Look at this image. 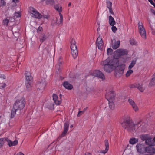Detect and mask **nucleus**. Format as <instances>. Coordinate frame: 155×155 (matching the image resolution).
Returning <instances> with one entry per match:
<instances>
[{
	"mask_svg": "<svg viewBox=\"0 0 155 155\" xmlns=\"http://www.w3.org/2000/svg\"><path fill=\"white\" fill-rule=\"evenodd\" d=\"M102 64L104 66V69L106 72H110L116 68V73L120 75L123 73L126 66L125 64H120L119 65L117 58L110 59L108 58L103 61Z\"/></svg>",
	"mask_w": 155,
	"mask_h": 155,
	"instance_id": "f257e3e1",
	"label": "nucleus"
},
{
	"mask_svg": "<svg viewBox=\"0 0 155 155\" xmlns=\"http://www.w3.org/2000/svg\"><path fill=\"white\" fill-rule=\"evenodd\" d=\"M15 99L13 107L21 111L24 108L26 104V101L23 94L21 93L18 94L15 97Z\"/></svg>",
	"mask_w": 155,
	"mask_h": 155,
	"instance_id": "f03ea898",
	"label": "nucleus"
},
{
	"mask_svg": "<svg viewBox=\"0 0 155 155\" xmlns=\"http://www.w3.org/2000/svg\"><path fill=\"white\" fill-rule=\"evenodd\" d=\"M122 125L124 128L131 132L135 131L140 126L139 122L134 123L131 120H126L125 122L122 124Z\"/></svg>",
	"mask_w": 155,
	"mask_h": 155,
	"instance_id": "7ed1b4c3",
	"label": "nucleus"
},
{
	"mask_svg": "<svg viewBox=\"0 0 155 155\" xmlns=\"http://www.w3.org/2000/svg\"><path fill=\"white\" fill-rule=\"evenodd\" d=\"M25 84L26 88L30 90L31 89L33 84V77L30 73L26 71L25 72Z\"/></svg>",
	"mask_w": 155,
	"mask_h": 155,
	"instance_id": "20e7f679",
	"label": "nucleus"
},
{
	"mask_svg": "<svg viewBox=\"0 0 155 155\" xmlns=\"http://www.w3.org/2000/svg\"><path fill=\"white\" fill-rule=\"evenodd\" d=\"M138 32L141 38L143 39H146V32L143 23L139 21L138 23Z\"/></svg>",
	"mask_w": 155,
	"mask_h": 155,
	"instance_id": "39448f33",
	"label": "nucleus"
},
{
	"mask_svg": "<svg viewBox=\"0 0 155 155\" xmlns=\"http://www.w3.org/2000/svg\"><path fill=\"white\" fill-rule=\"evenodd\" d=\"M28 12L32 17L35 18L40 19L42 17L41 14L33 7H29Z\"/></svg>",
	"mask_w": 155,
	"mask_h": 155,
	"instance_id": "423d86ee",
	"label": "nucleus"
},
{
	"mask_svg": "<svg viewBox=\"0 0 155 155\" xmlns=\"http://www.w3.org/2000/svg\"><path fill=\"white\" fill-rule=\"evenodd\" d=\"M114 54L115 56L117 58L121 56L127 55L128 52L126 50L119 49L115 51Z\"/></svg>",
	"mask_w": 155,
	"mask_h": 155,
	"instance_id": "0eeeda50",
	"label": "nucleus"
},
{
	"mask_svg": "<svg viewBox=\"0 0 155 155\" xmlns=\"http://www.w3.org/2000/svg\"><path fill=\"white\" fill-rule=\"evenodd\" d=\"M91 74L93 76L97 77L102 80H104L105 79V77L104 74L99 70H95L92 71Z\"/></svg>",
	"mask_w": 155,
	"mask_h": 155,
	"instance_id": "6e6552de",
	"label": "nucleus"
},
{
	"mask_svg": "<svg viewBox=\"0 0 155 155\" xmlns=\"http://www.w3.org/2000/svg\"><path fill=\"white\" fill-rule=\"evenodd\" d=\"M115 94L113 91H110L107 93L106 95V99L108 101H114L115 99Z\"/></svg>",
	"mask_w": 155,
	"mask_h": 155,
	"instance_id": "1a4fd4ad",
	"label": "nucleus"
},
{
	"mask_svg": "<svg viewBox=\"0 0 155 155\" xmlns=\"http://www.w3.org/2000/svg\"><path fill=\"white\" fill-rule=\"evenodd\" d=\"M53 100L55 104L57 105H59L61 103L62 95L60 94L59 97L55 94H54L52 96Z\"/></svg>",
	"mask_w": 155,
	"mask_h": 155,
	"instance_id": "9d476101",
	"label": "nucleus"
},
{
	"mask_svg": "<svg viewBox=\"0 0 155 155\" xmlns=\"http://www.w3.org/2000/svg\"><path fill=\"white\" fill-rule=\"evenodd\" d=\"M145 148L144 144L141 143H137L136 145L137 151L141 153H145Z\"/></svg>",
	"mask_w": 155,
	"mask_h": 155,
	"instance_id": "9b49d317",
	"label": "nucleus"
},
{
	"mask_svg": "<svg viewBox=\"0 0 155 155\" xmlns=\"http://www.w3.org/2000/svg\"><path fill=\"white\" fill-rule=\"evenodd\" d=\"M128 102L135 112H137L139 111V108L133 100L131 99H129Z\"/></svg>",
	"mask_w": 155,
	"mask_h": 155,
	"instance_id": "f8f14e48",
	"label": "nucleus"
},
{
	"mask_svg": "<svg viewBox=\"0 0 155 155\" xmlns=\"http://www.w3.org/2000/svg\"><path fill=\"white\" fill-rule=\"evenodd\" d=\"M96 45L98 49L101 50L103 48V42L101 38L98 37L96 41Z\"/></svg>",
	"mask_w": 155,
	"mask_h": 155,
	"instance_id": "ddd939ff",
	"label": "nucleus"
},
{
	"mask_svg": "<svg viewBox=\"0 0 155 155\" xmlns=\"http://www.w3.org/2000/svg\"><path fill=\"white\" fill-rule=\"evenodd\" d=\"M147 20L149 24L150 28L151 29L152 34L155 35V23H153L151 20L149 18H147Z\"/></svg>",
	"mask_w": 155,
	"mask_h": 155,
	"instance_id": "4468645a",
	"label": "nucleus"
},
{
	"mask_svg": "<svg viewBox=\"0 0 155 155\" xmlns=\"http://www.w3.org/2000/svg\"><path fill=\"white\" fill-rule=\"evenodd\" d=\"M104 144L105 147V148L104 150H101L100 151V153L105 154L108 151L109 149V145L107 140H106L104 141Z\"/></svg>",
	"mask_w": 155,
	"mask_h": 155,
	"instance_id": "2eb2a0df",
	"label": "nucleus"
},
{
	"mask_svg": "<svg viewBox=\"0 0 155 155\" xmlns=\"http://www.w3.org/2000/svg\"><path fill=\"white\" fill-rule=\"evenodd\" d=\"M145 143L147 145L150 146H155V143L154 142L153 140H152V138L150 136L147 140H146Z\"/></svg>",
	"mask_w": 155,
	"mask_h": 155,
	"instance_id": "dca6fc26",
	"label": "nucleus"
},
{
	"mask_svg": "<svg viewBox=\"0 0 155 155\" xmlns=\"http://www.w3.org/2000/svg\"><path fill=\"white\" fill-rule=\"evenodd\" d=\"M71 53L73 58L75 59L78 55V51L77 47L71 48Z\"/></svg>",
	"mask_w": 155,
	"mask_h": 155,
	"instance_id": "f3484780",
	"label": "nucleus"
},
{
	"mask_svg": "<svg viewBox=\"0 0 155 155\" xmlns=\"http://www.w3.org/2000/svg\"><path fill=\"white\" fill-rule=\"evenodd\" d=\"M152 146H149L146 147L145 152H147L151 153H155V148Z\"/></svg>",
	"mask_w": 155,
	"mask_h": 155,
	"instance_id": "a211bd4d",
	"label": "nucleus"
},
{
	"mask_svg": "<svg viewBox=\"0 0 155 155\" xmlns=\"http://www.w3.org/2000/svg\"><path fill=\"white\" fill-rule=\"evenodd\" d=\"M45 86V83L44 81L42 82H39L37 84L36 86L40 90L42 91L44 89Z\"/></svg>",
	"mask_w": 155,
	"mask_h": 155,
	"instance_id": "6ab92c4d",
	"label": "nucleus"
},
{
	"mask_svg": "<svg viewBox=\"0 0 155 155\" xmlns=\"http://www.w3.org/2000/svg\"><path fill=\"white\" fill-rule=\"evenodd\" d=\"M131 87H137L141 92H143L144 90V88L142 87V84L139 83H135Z\"/></svg>",
	"mask_w": 155,
	"mask_h": 155,
	"instance_id": "aec40b11",
	"label": "nucleus"
},
{
	"mask_svg": "<svg viewBox=\"0 0 155 155\" xmlns=\"http://www.w3.org/2000/svg\"><path fill=\"white\" fill-rule=\"evenodd\" d=\"M18 110H16V109L15 108L13 107H12V109L11 110L10 118H13L16 114V112Z\"/></svg>",
	"mask_w": 155,
	"mask_h": 155,
	"instance_id": "412c9836",
	"label": "nucleus"
},
{
	"mask_svg": "<svg viewBox=\"0 0 155 155\" xmlns=\"http://www.w3.org/2000/svg\"><path fill=\"white\" fill-rule=\"evenodd\" d=\"M69 124L68 123H65L64 124V131L62 135H64L67 133L68 130Z\"/></svg>",
	"mask_w": 155,
	"mask_h": 155,
	"instance_id": "4be33fe9",
	"label": "nucleus"
},
{
	"mask_svg": "<svg viewBox=\"0 0 155 155\" xmlns=\"http://www.w3.org/2000/svg\"><path fill=\"white\" fill-rule=\"evenodd\" d=\"M63 85L65 88L68 90L71 89L73 88L72 85L67 82H64Z\"/></svg>",
	"mask_w": 155,
	"mask_h": 155,
	"instance_id": "5701e85b",
	"label": "nucleus"
},
{
	"mask_svg": "<svg viewBox=\"0 0 155 155\" xmlns=\"http://www.w3.org/2000/svg\"><path fill=\"white\" fill-rule=\"evenodd\" d=\"M109 23L110 25H114L116 24L114 18L111 16H109Z\"/></svg>",
	"mask_w": 155,
	"mask_h": 155,
	"instance_id": "b1692460",
	"label": "nucleus"
},
{
	"mask_svg": "<svg viewBox=\"0 0 155 155\" xmlns=\"http://www.w3.org/2000/svg\"><path fill=\"white\" fill-rule=\"evenodd\" d=\"M153 85H155V73L153 75L152 79L150 82L149 86L151 87Z\"/></svg>",
	"mask_w": 155,
	"mask_h": 155,
	"instance_id": "393cba45",
	"label": "nucleus"
},
{
	"mask_svg": "<svg viewBox=\"0 0 155 155\" xmlns=\"http://www.w3.org/2000/svg\"><path fill=\"white\" fill-rule=\"evenodd\" d=\"M138 140H139L137 138L132 137L130 139L129 142L131 144L134 145L138 142Z\"/></svg>",
	"mask_w": 155,
	"mask_h": 155,
	"instance_id": "a878e982",
	"label": "nucleus"
},
{
	"mask_svg": "<svg viewBox=\"0 0 155 155\" xmlns=\"http://www.w3.org/2000/svg\"><path fill=\"white\" fill-rule=\"evenodd\" d=\"M8 145L9 147L15 146L18 143V141L17 140H15L14 141L12 142L10 140H8Z\"/></svg>",
	"mask_w": 155,
	"mask_h": 155,
	"instance_id": "bb28decb",
	"label": "nucleus"
},
{
	"mask_svg": "<svg viewBox=\"0 0 155 155\" xmlns=\"http://www.w3.org/2000/svg\"><path fill=\"white\" fill-rule=\"evenodd\" d=\"M108 101L109 108L112 110H113L114 108L115 107L114 101Z\"/></svg>",
	"mask_w": 155,
	"mask_h": 155,
	"instance_id": "cd10ccee",
	"label": "nucleus"
},
{
	"mask_svg": "<svg viewBox=\"0 0 155 155\" xmlns=\"http://www.w3.org/2000/svg\"><path fill=\"white\" fill-rule=\"evenodd\" d=\"M54 8L56 10L60 13L62 11V7L59 5H56L54 6Z\"/></svg>",
	"mask_w": 155,
	"mask_h": 155,
	"instance_id": "c85d7f7f",
	"label": "nucleus"
},
{
	"mask_svg": "<svg viewBox=\"0 0 155 155\" xmlns=\"http://www.w3.org/2000/svg\"><path fill=\"white\" fill-rule=\"evenodd\" d=\"M71 48H74L77 47V46L76 44V42L74 39H71Z\"/></svg>",
	"mask_w": 155,
	"mask_h": 155,
	"instance_id": "c756f323",
	"label": "nucleus"
},
{
	"mask_svg": "<svg viewBox=\"0 0 155 155\" xmlns=\"http://www.w3.org/2000/svg\"><path fill=\"white\" fill-rule=\"evenodd\" d=\"M120 45V41H118L116 42L114 44L112 45V48L113 49H116L119 47Z\"/></svg>",
	"mask_w": 155,
	"mask_h": 155,
	"instance_id": "7c9ffc66",
	"label": "nucleus"
},
{
	"mask_svg": "<svg viewBox=\"0 0 155 155\" xmlns=\"http://www.w3.org/2000/svg\"><path fill=\"white\" fill-rule=\"evenodd\" d=\"M150 136L148 134L142 135L140 136V138L143 141L147 140Z\"/></svg>",
	"mask_w": 155,
	"mask_h": 155,
	"instance_id": "2f4dec72",
	"label": "nucleus"
},
{
	"mask_svg": "<svg viewBox=\"0 0 155 155\" xmlns=\"http://www.w3.org/2000/svg\"><path fill=\"white\" fill-rule=\"evenodd\" d=\"M6 139L5 138H0V148L3 146Z\"/></svg>",
	"mask_w": 155,
	"mask_h": 155,
	"instance_id": "473e14b6",
	"label": "nucleus"
},
{
	"mask_svg": "<svg viewBox=\"0 0 155 155\" xmlns=\"http://www.w3.org/2000/svg\"><path fill=\"white\" fill-rule=\"evenodd\" d=\"M129 58L127 57L122 58L121 60L120 61V63L121 64L123 63V64H125V63L129 60Z\"/></svg>",
	"mask_w": 155,
	"mask_h": 155,
	"instance_id": "72a5a7b5",
	"label": "nucleus"
},
{
	"mask_svg": "<svg viewBox=\"0 0 155 155\" xmlns=\"http://www.w3.org/2000/svg\"><path fill=\"white\" fill-rule=\"evenodd\" d=\"M55 2L54 0H47L46 3L47 5H53L54 4Z\"/></svg>",
	"mask_w": 155,
	"mask_h": 155,
	"instance_id": "f704fd0d",
	"label": "nucleus"
},
{
	"mask_svg": "<svg viewBox=\"0 0 155 155\" xmlns=\"http://www.w3.org/2000/svg\"><path fill=\"white\" fill-rule=\"evenodd\" d=\"M136 63V60H133L132 61L128 66V69H131L134 66Z\"/></svg>",
	"mask_w": 155,
	"mask_h": 155,
	"instance_id": "c9c22d12",
	"label": "nucleus"
},
{
	"mask_svg": "<svg viewBox=\"0 0 155 155\" xmlns=\"http://www.w3.org/2000/svg\"><path fill=\"white\" fill-rule=\"evenodd\" d=\"M133 72V71L131 69H129V70L127 71L125 74L126 77L128 78L129 77Z\"/></svg>",
	"mask_w": 155,
	"mask_h": 155,
	"instance_id": "e433bc0d",
	"label": "nucleus"
},
{
	"mask_svg": "<svg viewBox=\"0 0 155 155\" xmlns=\"http://www.w3.org/2000/svg\"><path fill=\"white\" fill-rule=\"evenodd\" d=\"M21 15L20 12L18 11L15 13L14 17L15 18L20 17L21 16Z\"/></svg>",
	"mask_w": 155,
	"mask_h": 155,
	"instance_id": "4c0bfd02",
	"label": "nucleus"
},
{
	"mask_svg": "<svg viewBox=\"0 0 155 155\" xmlns=\"http://www.w3.org/2000/svg\"><path fill=\"white\" fill-rule=\"evenodd\" d=\"M9 22V20L7 19H5L2 21V24L3 25L7 26Z\"/></svg>",
	"mask_w": 155,
	"mask_h": 155,
	"instance_id": "58836bf2",
	"label": "nucleus"
},
{
	"mask_svg": "<svg viewBox=\"0 0 155 155\" xmlns=\"http://www.w3.org/2000/svg\"><path fill=\"white\" fill-rule=\"evenodd\" d=\"M47 37L45 34H42L40 38V41L42 42L44 41L46 39Z\"/></svg>",
	"mask_w": 155,
	"mask_h": 155,
	"instance_id": "ea45409f",
	"label": "nucleus"
},
{
	"mask_svg": "<svg viewBox=\"0 0 155 155\" xmlns=\"http://www.w3.org/2000/svg\"><path fill=\"white\" fill-rule=\"evenodd\" d=\"M130 44L132 45H136L137 44V42L133 39H131L130 40Z\"/></svg>",
	"mask_w": 155,
	"mask_h": 155,
	"instance_id": "a19ab883",
	"label": "nucleus"
},
{
	"mask_svg": "<svg viewBox=\"0 0 155 155\" xmlns=\"http://www.w3.org/2000/svg\"><path fill=\"white\" fill-rule=\"evenodd\" d=\"M106 4L108 8H112V3L110 1H107Z\"/></svg>",
	"mask_w": 155,
	"mask_h": 155,
	"instance_id": "79ce46f5",
	"label": "nucleus"
},
{
	"mask_svg": "<svg viewBox=\"0 0 155 155\" xmlns=\"http://www.w3.org/2000/svg\"><path fill=\"white\" fill-rule=\"evenodd\" d=\"M112 52L113 50L111 48H108L107 49V55H111Z\"/></svg>",
	"mask_w": 155,
	"mask_h": 155,
	"instance_id": "37998d69",
	"label": "nucleus"
},
{
	"mask_svg": "<svg viewBox=\"0 0 155 155\" xmlns=\"http://www.w3.org/2000/svg\"><path fill=\"white\" fill-rule=\"evenodd\" d=\"M6 4V2L4 0H0V7L5 6Z\"/></svg>",
	"mask_w": 155,
	"mask_h": 155,
	"instance_id": "c03bdc74",
	"label": "nucleus"
},
{
	"mask_svg": "<svg viewBox=\"0 0 155 155\" xmlns=\"http://www.w3.org/2000/svg\"><path fill=\"white\" fill-rule=\"evenodd\" d=\"M112 26L111 29L114 33H115L117 30V28L114 25H111Z\"/></svg>",
	"mask_w": 155,
	"mask_h": 155,
	"instance_id": "a18cd8bd",
	"label": "nucleus"
},
{
	"mask_svg": "<svg viewBox=\"0 0 155 155\" xmlns=\"http://www.w3.org/2000/svg\"><path fill=\"white\" fill-rule=\"evenodd\" d=\"M6 86V84L5 83H2L0 84V88L3 89Z\"/></svg>",
	"mask_w": 155,
	"mask_h": 155,
	"instance_id": "49530a36",
	"label": "nucleus"
},
{
	"mask_svg": "<svg viewBox=\"0 0 155 155\" xmlns=\"http://www.w3.org/2000/svg\"><path fill=\"white\" fill-rule=\"evenodd\" d=\"M60 23L62 24L63 22V17L62 15L61 14V13H60Z\"/></svg>",
	"mask_w": 155,
	"mask_h": 155,
	"instance_id": "de8ad7c7",
	"label": "nucleus"
},
{
	"mask_svg": "<svg viewBox=\"0 0 155 155\" xmlns=\"http://www.w3.org/2000/svg\"><path fill=\"white\" fill-rule=\"evenodd\" d=\"M62 62L63 60L62 58L61 57H60L59 58V60L58 62V64L59 65V66H60V65L62 64Z\"/></svg>",
	"mask_w": 155,
	"mask_h": 155,
	"instance_id": "09e8293b",
	"label": "nucleus"
},
{
	"mask_svg": "<svg viewBox=\"0 0 155 155\" xmlns=\"http://www.w3.org/2000/svg\"><path fill=\"white\" fill-rule=\"evenodd\" d=\"M148 1L155 8V3L153 2L152 0H148Z\"/></svg>",
	"mask_w": 155,
	"mask_h": 155,
	"instance_id": "8fccbe9b",
	"label": "nucleus"
},
{
	"mask_svg": "<svg viewBox=\"0 0 155 155\" xmlns=\"http://www.w3.org/2000/svg\"><path fill=\"white\" fill-rule=\"evenodd\" d=\"M108 9H109V12L111 14H114V13L113 12V11L112 8H109Z\"/></svg>",
	"mask_w": 155,
	"mask_h": 155,
	"instance_id": "3c124183",
	"label": "nucleus"
},
{
	"mask_svg": "<svg viewBox=\"0 0 155 155\" xmlns=\"http://www.w3.org/2000/svg\"><path fill=\"white\" fill-rule=\"evenodd\" d=\"M0 78H2L3 79H5V77L3 75H0Z\"/></svg>",
	"mask_w": 155,
	"mask_h": 155,
	"instance_id": "603ef678",
	"label": "nucleus"
},
{
	"mask_svg": "<svg viewBox=\"0 0 155 155\" xmlns=\"http://www.w3.org/2000/svg\"><path fill=\"white\" fill-rule=\"evenodd\" d=\"M151 12L155 15V11L154 10H152Z\"/></svg>",
	"mask_w": 155,
	"mask_h": 155,
	"instance_id": "864d4df0",
	"label": "nucleus"
},
{
	"mask_svg": "<svg viewBox=\"0 0 155 155\" xmlns=\"http://www.w3.org/2000/svg\"><path fill=\"white\" fill-rule=\"evenodd\" d=\"M85 155H92L91 153L87 152L85 154Z\"/></svg>",
	"mask_w": 155,
	"mask_h": 155,
	"instance_id": "5fc2aeb1",
	"label": "nucleus"
},
{
	"mask_svg": "<svg viewBox=\"0 0 155 155\" xmlns=\"http://www.w3.org/2000/svg\"><path fill=\"white\" fill-rule=\"evenodd\" d=\"M84 113V112L83 111H79L78 114V116H79V114L81 113Z\"/></svg>",
	"mask_w": 155,
	"mask_h": 155,
	"instance_id": "6e6d98bb",
	"label": "nucleus"
},
{
	"mask_svg": "<svg viewBox=\"0 0 155 155\" xmlns=\"http://www.w3.org/2000/svg\"><path fill=\"white\" fill-rule=\"evenodd\" d=\"M12 1L16 3L18 2V0H12Z\"/></svg>",
	"mask_w": 155,
	"mask_h": 155,
	"instance_id": "4d7b16f0",
	"label": "nucleus"
},
{
	"mask_svg": "<svg viewBox=\"0 0 155 155\" xmlns=\"http://www.w3.org/2000/svg\"><path fill=\"white\" fill-rule=\"evenodd\" d=\"M42 28L41 27H40L39 26L38 28V30L39 29L40 30V31H41V30H42Z\"/></svg>",
	"mask_w": 155,
	"mask_h": 155,
	"instance_id": "13d9d810",
	"label": "nucleus"
},
{
	"mask_svg": "<svg viewBox=\"0 0 155 155\" xmlns=\"http://www.w3.org/2000/svg\"><path fill=\"white\" fill-rule=\"evenodd\" d=\"M71 5V3H69L68 5V7H70V6Z\"/></svg>",
	"mask_w": 155,
	"mask_h": 155,
	"instance_id": "bf43d9fd",
	"label": "nucleus"
},
{
	"mask_svg": "<svg viewBox=\"0 0 155 155\" xmlns=\"http://www.w3.org/2000/svg\"><path fill=\"white\" fill-rule=\"evenodd\" d=\"M73 127V125H71L70 126V128H72Z\"/></svg>",
	"mask_w": 155,
	"mask_h": 155,
	"instance_id": "052dcab7",
	"label": "nucleus"
},
{
	"mask_svg": "<svg viewBox=\"0 0 155 155\" xmlns=\"http://www.w3.org/2000/svg\"><path fill=\"white\" fill-rule=\"evenodd\" d=\"M153 140L154 141V142H155V137L153 139Z\"/></svg>",
	"mask_w": 155,
	"mask_h": 155,
	"instance_id": "680f3d73",
	"label": "nucleus"
},
{
	"mask_svg": "<svg viewBox=\"0 0 155 155\" xmlns=\"http://www.w3.org/2000/svg\"><path fill=\"white\" fill-rule=\"evenodd\" d=\"M86 110V109H85V108H84V110Z\"/></svg>",
	"mask_w": 155,
	"mask_h": 155,
	"instance_id": "e2e57ef3",
	"label": "nucleus"
},
{
	"mask_svg": "<svg viewBox=\"0 0 155 155\" xmlns=\"http://www.w3.org/2000/svg\"><path fill=\"white\" fill-rule=\"evenodd\" d=\"M1 117V116L0 115V118Z\"/></svg>",
	"mask_w": 155,
	"mask_h": 155,
	"instance_id": "0e129e2a",
	"label": "nucleus"
},
{
	"mask_svg": "<svg viewBox=\"0 0 155 155\" xmlns=\"http://www.w3.org/2000/svg\"><path fill=\"white\" fill-rule=\"evenodd\" d=\"M154 0V1L155 2V0Z\"/></svg>",
	"mask_w": 155,
	"mask_h": 155,
	"instance_id": "69168bd1",
	"label": "nucleus"
}]
</instances>
